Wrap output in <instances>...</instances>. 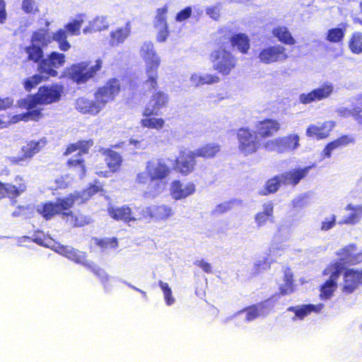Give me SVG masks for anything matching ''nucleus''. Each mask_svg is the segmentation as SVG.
<instances>
[{
	"instance_id": "f257e3e1",
	"label": "nucleus",
	"mask_w": 362,
	"mask_h": 362,
	"mask_svg": "<svg viewBox=\"0 0 362 362\" xmlns=\"http://www.w3.org/2000/svg\"><path fill=\"white\" fill-rule=\"evenodd\" d=\"M64 88L59 85L45 86L40 87L35 95H29L25 98L18 101L21 107L26 109L25 113L16 117L18 120L28 121L29 119L37 121L42 117V108L40 105L52 104L61 99Z\"/></svg>"
},
{
	"instance_id": "f03ea898",
	"label": "nucleus",
	"mask_w": 362,
	"mask_h": 362,
	"mask_svg": "<svg viewBox=\"0 0 362 362\" xmlns=\"http://www.w3.org/2000/svg\"><path fill=\"white\" fill-rule=\"evenodd\" d=\"M77 205H42L39 213L47 220L55 215L61 218L73 228L83 227L93 222L90 215Z\"/></svg>"
},
{
	"instance_id": "7ed1b4c3",
	"label": "nucleus",
	"mask_w": 362,
	"mask_h": 362,
	"mask_svg": "<svg viewBox=\"0 0 362 362\" xmlns=\"http://www.w3.org/2000/svg\"><path fill=\"white\" fill-rule=\"evenodd\" d=\"M139 53L145 62L147 79L145 81L144 85L149 90L156 89L158 85V69L160 64V57L151 41H145L140 47Z\"/></svg>"
},
{
	"instance_id": "20e7f679",
	"label": "nucleus",
	"mask_w": 362,
	"mask_h": 362,
	"mask_svg": "<svg viewBox=\"0 0 362 362\" xmlns=\"http://www.w3.org/2000/svg\"><path fill=\"white\" fill-rule=\"evenodd\" d=\"M313 167L314 165L303 168H294L278 175L269 180L266 182L264 188L259 193L262 195L274 193L281 185L296 186L308 175Z\"/></svg>"
},
{
	"instance_id": "39448f33",
	"label": "nucleus",
	"mask_w": 362,
	"mask_h": 362,
	"mask_svg": "<svg viewBox=\"0 0 362 362\" xmlns=\"http://www.w3.org/2000/svg\"><path fill=\"white\" fill-rule=\"evenodd\" d=\"M51 42L52 40L47 28H40L34 31L31 36L30 45L25 47L24 49L28 55V61L37 64L39 67L45 58L43 49Z\"/></svg>"
},
{
	"instance_id": "423d86ee",
	"label": "nucleus",
	"mask_w": 362,
	"mask_h": 362,
	"mask_svg": "<svg viewBox=\"0 0 362 362\" xmlns=\"http://www.w3.org/2000/svg\"><path fill=\"white\" fill-rule=\"evenodd\" d=\"M210 59L214 69L224 76L228 75L236 65V59L233 54L222 47L211 53Z\"/></svg>"
},
{
	"instance_id": "0eeeda50",
	"label": "nucleus",
	"mask_w": 362,
	"mask_h": 362,
	"mask_svg": "<svg viewBox=\"0 0 362 362\" xmlns=\"http://www.w3.org/2000/svg\"><path fill=\"white\" fill-rule=\"evenodd\" d=\"M102 60L97 59L94 66H90L88 62L73 64L69 69L70 78L77 83H83L92 78L102 67Z\"/></svg>"
},
{
	"instance_id": "6e6552de",
	"label": "nucleus",
	"mask_w": 362,
	"mask_h": 362,
	"mask_svg": "<svg viewBox=\"0 0 362 362\" xmlns=\"http://www.w3.org/2000/svg\"><path fill=\"white\" fill-rule=\"evenodd\" d=\"M238 139V148L245 156L255 153L259 146L260 141L258 135L246 127L238 129L237 134Z\"/></svg>"
},
{
	"instance_id": "1a4fd4ad",
	"label": "nucleus",
	"mask_w": 362,
	"mask_h": 362,
	"mask_svg": "<svg viewBox=\"0 0 362 362\" xmlns=\"http://www.w3.org/2000/svg\"><path fill=\"white\" fill-rule=\"evenodd\" d=\"M300 137L298 134H290L287 136L277 138L268 141L264 144V148L269 151H276L279 153L293 151L299 146Z\"/></svg>"
},
{
	"instance_id": "9d476101",
	"label": "nucleus",
	"mask_w": 362,
	"mask_h": 362,
	"mask_svg": "<svg viewBox=\"0 0 362 362\" xmlns=\"http://www.w3.org/2000/svg\"><path fill=\"white\" fill-rule=\"evenodd\" d=\"M257 58L259 62L270 64L275 62H281L288 58L285 47L281 45H269L259 51Z\"/></svg>"
},
{
	"instance_id": "9b49d317",
	"label": "nucleus",
	"mask_w": 362,
	"mask_h": 362,
	"mask_svg": "<svg viewBox=\"0 0 362 362\" xmlns=\"http://www.w3.org/2000/svg\"><path fill=\"white\" fill-rule=\"evenodd\" d=\"M65 55L57 52H52L45 58V60L37 68L38 72L45 74L46 78L57 76L58 74L57 69L64 65Z\"/></svg>"
},
{
	"instance_id": "f8f14e48",
	"label": "nucleus",
	"mask_w": 362,
	"mask_h": 362,
	"mask_svg": "<svg viewBox=\"0 0 362 362\" xmlns=\"http://www.w3.org/2000/svg\"><path fill=\"white\" fill-rule=\"evenodd\" d=\"M92 141H80L77 144H71L66 150L64 155H69L78 150L76 158H71L68 160V165L74 166L78 170V175L81 179L85 175L86 168L83 164V160L78 158L82 153H86L90 146L93 145Z\"/></svg>"
},
{
	"instance_id": "ddd939ff",
	"label": "nucleus",
	"mask_w": 362,
	"mask_h": 362,
	"mask_svg": "<svg viewBox=\"0 0 362 362\" xmlns=\"http://www.w3.org/2000/svg\"><path fill=\"white\" fill-rule=\"evenodd\" d=\"M334 85L330 82H325L321 86L312 90L309 93L299 95V102L308 105L313 102L322 100L329 98L334 92Z\"/></svg>"
},
{
	"instance_id": "4468645a",
	"label": "nucleus",
	"mask_w": 362,
	"mask_h": 362,
	"mask_svg": "<svg viewBox=\"0 0 362 362\" xmlns=\"http://www.w3.org/2000/svg\"><path fill=\"white\" fill-rule=\"evenodd\" d=\"M54 250L76 264H81L85 267H90V263L87 259L86 252L76 250L69 245L59 243L54 246Z\"/></svg>"
},
{
	"instance_id": "2eb2a0df",
	"label": "nucleus",
	"mask_w": 362,
	"mask_h": 362,
	"mask_svg": "<svg viewBox=\"0 0 362 362\" xmlns=\"http://www.w3.org/2000/svg\"><path fill=\"white\" fill-rule=\"evenodd\" d=\"M120 90L119 82L116 78L110 80L104 86L98 88L95 93V100L98 101L101 109L110 100H114L116 95Z\"/></svg>"
},
{
	"instance_id": "dca6fc26",
	"label": "nucleus",
	"mask_w": 362,
	"mask_h": 362,
	"mask_svg": "<svg viewBox=\"0 0 362 362\" xmlns=\"http://www.w3.org/2000/svg\"><path fill=\"white\" fill-rule=\"evenodd\" d=\"M47 144L45 138L39 141H30L23 146L21 148L23 154L21 156H11L9 160L13 164L23 165V163L30 159L35 154L38 153Z\"/></svg>"
},
{
	"instance_id": "f3484780",
	"label": "nucleus",
	"mask_w": 362,
	"mask_h": 362,
	"mask_svg": "<svg viewBox=\"0 0 362 362\" xmlns=\"http://www.w3.org/2000/svg\"><path fill=\"white\" fill-rule=\"evenodd\" d=\"M339 262L345 266L356 265L362 262V252H358L356 244L348 245L337 252Z\"/></svg>"
},
{
	"instance_id": "a211bd4d",
	"label": "nucleus",
	"mask_w": 362,
	"mask_h": 362,
	"mask_svg": "<svg viewBox=\"0 0 362 362\" xmlns=\"http://www.w3.org/2000/svg\"><path fill=\"white\" fill-rule=\"evenodd\" d=\"M168 100L169 96L166 93L161 90L154 93L144 111V115L145 117L158 115L159 110L167 106Z\"/></svg>"
},
{
	"instance_id": "6ab92c4d",
	"label": "nucleus",
	"mask_w": 362,
	"mask_h": 362,
	"mask_svg": "<svg viewBox=\"0 0 362 362\" xmlns=\"http://www.w3.org/2000/svg\"><path fill=\"white\" fill-rule=\"evenodd\" d=\"M362 284V269H347L344 274V285L342 292L352 293Z\"/></svg>"
},
{
	"instance_id": "aec40b11",
	"label": "nucleus",
	"mask_w": 362,
	"mask_h": 362,
	"mask_svg": "<svg viewBox=\"0 0 362 362\" xmlns=\"http://www.w3.org/2000/svg\"><path fill=\"white\" fill-rule=\"evenodd\" d=\"M146 170L150 179L163 180L170 173V168L162 160H155L146 163Z\"/></svg>"
},
{
	"instance_id": "412c9836",
	"label": "nucleus",
	"mask_w": 362,
	"mask_h": 362,
	"mask_svg": "<svg viewBox=\"0 0 362 362\" xmlns=\"http://www.w3.org/2000/svg\"><path fill=\"white\" fill-rule=\"evenodd\" d=\"M274 307V302L271 298L266 299L257 304L246 307L243 311L245 312L247 321H252L256 319L261 313H269Z\"/></svg>"
},
{
	"instance_id": "4be33fe9",
	"label": "nucleus",
	"mask_w": 362,
	"mask_h": 362,
	"mask_svg": "<svg viewBox=\"0 0 362 362\" xmlns=\"http://www.w3.org/2000/svg\"><path fill=\"white\" fill-rule=\"evenodd\" d=\"M99 191V187L96 185H91L88 189L82 192H76L71 194L69 197L65 199L60 200L57 204H83L89 197ZM45 204H54L52 202H47Z\"/></svg>"
},
{
	"instance_id": "5701e85b",
	"label": "nucleus",
	"mask_w": 362,
	"mask_h": 362,
	"mask_svg": "<svg viewBox=\"0 0 362 362\" xmlns=\"http://www.w3.org/2000/svg\"><path fill=\"white\" fill-rule=\"evenodd\" d=\"M195 155L194 151L182 153L180 156L176 159L175 168L182 175H188L194 170L195 165Z\"/></svg>"
},
{
	"instance_id": "b1692460",
	"label": "nucleus",
	"mask_w": 362,
	"mask_h": 362,
	"mask_svg": "<svg viewBox=\"0 0 362 362\" xmlns=\"http://www.w3.org/2000/svg\"><path fill=\"white\" fill-rule=\"evenodd\" d=\"M131 34V25L127 22L124 27L117 28L110 33L109 44L111 47H117L123 44Z\"/></svg>"
},
{
	"instance_id": "393cba45",
	"label": "nucleus",
	"mask_w": 362,
	"mask_h": 362,
	"mask_svg": "<svg viewBox=\"0 0 362 362\" xmlns=\"http://www.w3.org/2000/svg\"><path fill=\"white\" fill-rule=\"evenodd\" d=\"M355 139L349 135H343L334 141L328 143L324 150L322 151L321 156L323 158H330L334 150L343 148L349 144H354Z\"/></svg>"
},
{
	"instance_id": "a878e982",
	"label": "nucleus",
	"mask_w": 362,
	"mask_h": 362,
	"mask_svg": "<svg viewBox=\"0 0 362 362\" xmlns=\"http://www.w3.org/2000/svg\"><path fill=\"white\" fill-rule=\"evenodd\" d=\"M195 191L193 183L183 184L178 180L171 185V194L175 199H181L192 194Z\"/></svg>"
},
{
	"instance_id": "bb28decb",
	"label": "nucleus",
	"mask_w": 362,
	"mask_h": 362,
	"mask_svg": "<svg viewBox=\"0 0 362 362\" xmlns=\"http://www.w3.org/2000/svg\"><path fill=\"white\" fill-rule=\"evenodd\" d=\"M257 132L262 137L272 136L280 129L279 122L274 119H267L256 124Z\"/></svg>"
},
{
	"instance_id": "cd10ccee",
	"label": "nucleus",
	"mask_w": 362,
	"mask_h": 362,
	"mask_svg": "<svg viewBox=\"0 0 362 362\" xmlns=\"http://www.w3.org/2000/svg\"><path fill=\"white\" fill-rule=\"evenodd\" d=\"M109 215L116 221H122L125 223L134 221L131 209L125 205L117 207L108 208Z\"/></svg>"
},
{
	"instance_id": "c85d7f7f",
	"label": "nucleus",
	"mask_w": 362,
	"mask_h": 362,
	"mask_svg": "<svg viewBox=\"0 0 362 362\" xmlns=\"http://www.w3.org/2000/svg\"><path fill=\"white\" fill-rule=\"evenodd\" d=\"M24 184H19L17 187L11 184H4L0 182V199L8 197L11 199H15L25 191Z\"/></svg>"
},
{
	"instance_id": "c756f323",
	"label": "nucleus",
	"mask_w": 362,
	"mask_h": 362,
	"mask_svg": "<svg viewBox=\"0 0 362 362\" xmlns=\"http://www.w3.org/2000/svg\"><path fill=\"white\" fill-rule=\"evenodd\" d=\"M76 109L83 114L96 115L100 110L101 107L98 101L89 100L83 98H78L76 100Z\"/></svg>"
},
{
	"instance_id": "7c9ffc66",
	"label": "nucleus",
	"mask_w": 362,
	"mask_h": 362,
	"mask_svg": "<svg viewBox=\"0 0 362 362\" xmlns=\"http://www.w3.org/2000/svg\"><path fill=\"white\" fill-rule=\"evenodd\" d=\"M230 41L233 47L243 54H247L250 47V40L248 36L242 33L233 34L230 37Z\"/></svg>"
},
{
	"instance_id": "2f4dec72",
	"label": "nucleus",
	"mask_w": 362,
	"mask_h": 362,
	"mask_svg": "<svg viewBox=\"0 0 362 362\" xmlns=\"http://www.w3.org/2000/svg\"><path fill=\"white\" fill-rule=\"evenodd\" d=\"M272 33L282 44L287 45L296 44V40L286 26H276L272 29Z\"/></svg>"
},
{
	"instance_id": "473e14b6",
	"label": "nucleus",
	"mask_w": 362,
	"mask_h": 362,
	"mask_svg": "<svg viewBox=\"0 0 362 362\" xmlns=\"http://www.w3.org/2000/svg\"><path fill=\"white\" fill-rule=\"evenodd\" d=\"M347 27V24L341 23L339 27L329 29L327 32L326 40L332 43L341 42L344 38Z\"/></svg>"
},
{
	"instance_id": "72a5a7b5",
	"label": "nucleus",
	"mask_w": 362,
	"mask_h": 362,
	"mask_svg": "<svg viewBox=\"0 0 362 362\" xmlns=\"http://www.w3.org/2000/svg\"><path fill=\"white\" fill-rule=\"evenodd\" d=\"M165 186V182L156 179H150L148 189L144 192L146 197H155L163 192Z\"/></svg>"
},
{
	"instance_id": "f704fd0d",
	"label": "nucleus",
	"mask_w": 362,
	"mask_h": 362,
	"mask_svg": "<svg viewBox=\"0 0 362 362\" xmlns=\"http://www.w3.org/2000/svg\"><path fill=\"white\" fill-rule=\"evenodd\" d=\"M220 151V146L216 144H207L194 151L197 157L210 158L214 157Z\"/></svg>"
},
{
	"instance_id": "c9c22d12",
	"label": "nucleus",
	"mask_w": 362,
	"mask_h": 362,
	"mask_svg": "<svg viewBox=\"0 0 362 362\" xmlns=\"http://www.w3.org/2000/svg\"><path fill=\"white\" fill-rule=\"evenodd\" d=\"M50 38L52 42L54 40L59 43V49L62 51H67L71 47L70 43L66 40V31L64 29H59L52 37L50 36Z\"/></svg>"
},
{
	"instance_id": "e433bc0d",
	"label": "nucleus",
	"mask_w": 362,
	"mask_h": 362,
	"mask_svg": "<svg viewBox=\"0 0 362 362\" xmlns=\"http://www.w3.org/2000/svg\"><path fill=\"white\" fill-rule=\"evenodd\" d=\"M337 283H333L330 281L327 280L320 286V298L322 300L329 299L332 296L335 290L337 289Z\"/></svg>"
},
{
	"instance_id": "4c0bfd02",
	"label": "nucleus",
	"mask_w": 362,
	"mask_h": 362,
	"mask_svg": "<svg viewBox=\"0 0 362 362\" xmlns=\"http://www.w3.org/2000/svg\"><path fill=\"white\" fill-rule=\"evenodd\" d=\"M349 47L351 51L354 54H361L362 52V33L359 32L354 33L349 42Z\"/></svg>"
},
{
	"instance_id": "58836bf2",
	"label": "nucleus",
	"mask_w": 362,
	"mask_h": 362,
	"mask_svg": "<svg viewBox=\"0 0 362 362\" xmlns=\"http://www.w3.org/2000/svg\"><path fill=\"white\" fill-rule=\"evenodd\" d=\"M122 161V156L117 152L109 150L107 154L106 162L108 167L113 171L117 170Z\"/></svg>"
},
{
	"instance_id": "ea45409f",
	"label": "nucleus",
	"mask_w": 362,
	"mask_h": 362,
	"mask_svg": "<svg viewBox=\"0 0 362 362\" xmlns=\"http://www.w3.org/2000/svg\"><path fill=\"white\" fill-rule=\"evenodd\" d=\"M344 268V267L339 262L329 264L325 271V273L327 271L330 274L329 278L327 280L333 283H337Z\"/></svg>"
},
{
	"instance_id": "a19ab883",
	"label": "nucleus",
	"mask_w": 362,
	"mask_h": 362,
	"mask_svg": "<svg viewBox=\"0 0 362 362\" xmlns=\"http://www.w3.org/2000/svg\"><path fill=\"white\" fill-rule=\"evenodd\" d=\"M45 74H34L33 76L27 78L23 83L24 88L27 91H30L36 86H37L42 81L47 79Z\"/></svg>"
},
{
	"instance_id": "79ce46f5",
	"label": "nucleus",
	"mask_w": 362,
	"mask_h": 362,
	"mask_svg": "<svg viewBox=\"0 0 362 362\" xmlns=\"http://www.w3.org/2000/svg\"><path fill=\"white\" fill-rule=\"evenodd\" d=\"M337 112L338 115L343 117H353L354 119L356 121V117L358 114V112H362V106L361 105H356L352 109H349L347 107H339L337 110Z\"/></svg>"
},
{
	"instance_id": "37998d69",
	"label": "nucleus",
	"mask_w": 362,
	"mask_h": 362,
	"mask_svg": "<svg viewBox=\"0 0 362 362\" xmlns=\"http://www.w3.org/2000/svg\"><path fill=\"white\" fill-rule=\"evenodd\" d=\"M95 243L96 245L103 250L116 248L118 246L117 239L115 237L95 239Z\"/></svg>"
},
{
	"instance_id": "c03bdc74",
	"label": "nucleus",
	"mask_w": 362,
	"mask_h": 362,
	"mask_svg": "<svg viewBox=\"0 0 362 362\" xmlns=\"http://www.w3.org/2000/svg\"><path fill=\"white\" fill-rule=\"evenodd\" d=\"M141 122L144 127L157 129H161L164 124V120L163 119L150 117H146V119H141Z\"/></svg>"
},
{
	"instance_id": "a18cd8bd",
	"label": "nucleus",
	"mask_w": 362,
	"mask_h": 362,
	"mask_svg": "<svg viewBox=\"0 0 362 362\" xmlns=\"http://www.w3.org/2000/svg\"><path fill=\"white\" fill-rule=\"evenodd\" d=\"M158 285L163 291L166 304L168 305H171L173 304L175 299L173 297L171 288L169 287L168 283L159 281Z\"/></svg>"
},
{
	"instance_id": "49530a36",
	"label": "nucleus",
	"mask_w": 362,
	"mask_h": 362,
	"mask_svg": "<svg viewBox=\"0 0 362 362\" xmlns=\"http://www.w3.org/2000/svg\"><path fill=\"white\" fill-rule=\"evenodd\" d=\"M167 12H168L167 6H164V7L158 8L157 10V13L156 16V21H155V27L156 28H160V26L168 25L167 22H166Z\"/></svg>"
},
{
	"instance_id": "de8ad7c7",
	"label": "nucleus",
	"mask_w": 362,
	"mask_h": 362,
	"mask_svg": "<svg viewBox=\"0 0 362 362\" xmlns=\"http://www.w3.org/2000/svg\"><path fill=\"white\" fill-rule=\"evenodd\" d=\"M306 135L309 137L315 136L317 139H322L327 136V132H322L318 126L310 125L306 129Z\"/></svg>"
},
{
	"instance_id": "09e8293b",
	"label": "nucleus",
	"mask_w": 362,
	"mask_h": 362,
	"mask_svg": "<svg viewBox=\"0 0 362 362\" xmlns=\"http://www.w3.org/2000/svg\"><path fill=\"white\" fill-rule=\"evenodd\" d=\"M94 32L106 30L109 26V22L105 16H97L92 21Z\"/></svg>"
},
{
	"instance_id": "8fccbe9b",
	"label": "nucleus",
	"mask_w": 362,
	"mask_h": 362,
	"mask_svg": "<svg viewBox=\"0 0 362 362\" xmlns=\"http://www.w3.org/2000/svg\"><path fill=\"white\" fill-rule=\"evenodd\" d=\"M315 202V194L313 192H307L299 195L292 204H308Z\"/></svg>"
},
{
	"instance_id": "3c124183",
	"label": "nucleus",
	"mask_w": 362,
	"mask_h": 362,
	"mask_svg": "<svg viewBox=\"0 0 362 362\" xmlns=\"http://www.w3.org/2000/svg\"><path fill=\"white\" fill-rule=\"evenodd\" d=\"M288 310L293 312L296 317L299 320H303L306 316L310 315L306 304L302 305L301 306L290 307L288 308Z\"/></svg>"
},
{
	"instance_id": "603ef678",
	"label": "nucleus",
	"mask_w": 362,
	"mask_h": 362,
	"mask_svg": "<svg viewBox=\"0 0 362 362\" xmlns=\"http://www.w3.org/2000/svg\"><path fill=\"white\" fill-rule=\"evenodd\" d=\"M273 209L270 206L264 211L259 212L256 215V221L259 226L265 223L272 216Z\"/></svg>"
},
{
	"instance_id": "864d4df0",
	"label": "nucleus",
	"mask_w": 362,
	"mask_h": 362,
	"mask_svg": "<svg viewBox=\"0 0 362 362\" xmlns=\"http://www.w3.org/2000/svg\"><path fill=\"white\" fill-rule=\"evenodd\" d=\"M83 20H74L65 25L66 31L73 35H78Z\"/></svg>"
},
{
	"instance_id": "5fc2aeb1",
	"label": "nucleus",
	"mask_w": 362,
	"mask_h": 362,
	"mask_svg": "<svg viewBox=\"0 0 362 362\" xmlns=\"http://www.w3.org/2000/svg\"><path fill=\"white\" fill-rule=\"evenodd\" d=\"M271 262L268 258L265 257L262 259H259L255 264L254 269L256 274H259L263 270H267L270 268Z\"/></svg>"
},
{
	"instance_id": "6e6d98bb",
	"label": "nucleus",
	"mask_w": 362,
	"mask_h": 362,
	"mask_svg": "<svg viewBox=\"0 0 362 362\" xmlns=\"http://www.w3.org/2000/svg\"><path fill=\"white\" fill-rule=\"evenodd\" d=\"M192 13V9L191 6H187L184 9L180 11L175 16V21L177 22H182L185 20L188 19Z\"/></svg>"
},
{
	"instance_id": "4d7b16f0",
	"label": "nucleus",
	"mask_w": 362,
	"mask_h": 362,
	"mask_svg": "<svg viewBox=\"0 0 362 362\" xmlns=\"http://www.w3.org/2000/svg\"><path fill=\"white\" fill-rule=\"evenodd\" d=\"M22 9L26 13H31L38 11L35 0H23Z\"/></svg>"
},
{
	"instance_id": "13d9d810",
	"label": "nucleus",
	"mask_w": 362,
	"mask_h": 362,
	"mask_svg": "<svg viewBox=\"0 0 362 362\" xmlns=\"http://www.w3.org/2000/svg\"><path fill=\"white\" fill-rule=\"evenodd\" d=\"M33 242L40 245V246H44V247H52L53 250L54 247V246L57 244V243H54L53 245H51V243H52L51 238L47 236H45V235H43L42 237L35 236V238H33Z\"/></svg>"
},
{
	"instance_id": "bf43d9fd",
	"label": "nucleus",
	"mask_w": 362,
	"mask_h": 362,
	"mask_svg": "<svg viewBox=\"0 0 362 362\" xmlns=\"http://www.w3.org/2000/svg\"><path fill=\"white\" fill-rule=\"evenodd\" d=\"M336 225V216L332 215L327 217L322 223L320 229L323 231H327L332 228Z\"/></svg>"
},
{
	"instance_id": "052dcab7",
	"label": "nucleus",
	"mask_w": 362,
	"mask_h": 362,
	"mask_svg": "<svg viewBox=\"0 0 362 362\" xmlns=\"http://www.w3.org/2000/svg\"><path fill=\"white\" fill-rule=\"evenodd\" d=\"M361 210H355L353 213L346 216L343 222L346 224H354L358 222L361 217Z\"/></svg>"
},
{
	"instance_id": "680f3d73",
	"label": "nucleus",
	"mask_w": 362,
	"mask_h": 362,
	"mask_svg": "<svg viewBox=\"0 0 362 362\" xmlns=\"http://www.w3.org/2000/svg\"><path fill=\"white\" fill-rule=\"evenodd\" d=\"M70 182L69 177L68 175L62 176L60 177H58L54 181V186L52 185V188L56 189H62L66 187Z\"/></svg>"
},
{
	"instance_id": "e2e57ef3",
	"label": "nucleus",
	"mask_w": 362,
	"mask_h": 362,
	"mask_svg": "<svg viewBox=\"0 0 362 362\" xmlns=\"http://www.w3.org/2000/svg\"><path fill=\"white\" fill-rule=\"evenodd\" d=\"M153 210L156 211V213L154 214H151V216L155 217L157 219L165 218L169 215L163 213L167 210L165 205H156Z\"/></svg>"
},
{
	"instance_id": "0e129e2a",
	"label": "nucleus",
	"mask_w": 362,
	"mask_h": 362,
	"mask_svg": "<svg viewBox=\"0 0 362 362\" xmlns=\"http://www.w3.org/2000/svg\"><path fill=\"white\" fill-rule=\"evenodd\" d=\"M157 29L158 30V33L157 35V40L160 42H165L167 40L169 35L168 25L160 26V28Z\"/></svg>"
},
{
	"instance_id": "69168bd1",
	"label": "nucleus",
	"mask_w": 362,
	"mask_h": 362,
	"mask_svg": "<svg viewBox=\"0 0 362 362\" xmlns=\"http://www.w3.org/2000/svg\"><path fill=\"white\" fill-rule=\"evenodd\" d=\"M206 14L214 20H218L220 16V6L218 5L208 7Z\"/></svg>"
},
{
	"instance_id": "338daca9",
	"label": "nucleus",
	"mask_w": 362,
	"mask_h": 362,
	"mask_svg": "<svg viewBox=\"0 0 362 362\" xmlns=\"http://www.w3.org/2000/svg\"><path fill=\"white\" fill-rule=\"evenodd\" d=\"M283 279L284 281V284H287L291 286H295L293 274L291 272V269L289 268H286V270L284 271Z\"/></svg>"
},
{
	"instance_id": "774afa93",
	"label": "nucleus",
	"mask_w": 362,
	"mask_h": 362,
	"mask_svg": "<svg viewBox=\"0 0 362 362\" xmlns=\"http://www.w3.org/2000/svg\"><path fill=\"white\" fill-rule=\"evenodd\" d=\"M219 81V78L217 76L212 74L202 75V85L204 84H213Z\"/></svg>"
}]
</instances>
